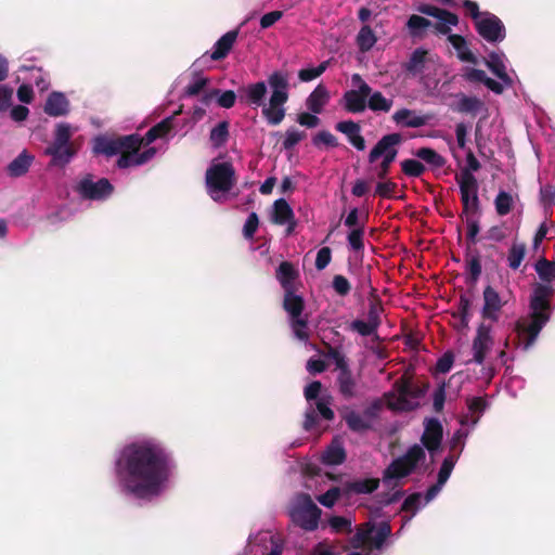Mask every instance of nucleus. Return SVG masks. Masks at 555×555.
<instances>
[{
	"label": "nucleus",
	"mask_w": 555,
	"mask_h": 555,
	"mask_svg": "<svg viewBox=\"0 0 555 555\" xmlns=\"http://www.w3.org/2000/svg\"><path fill=\"white\" fill-rule=\"evenodd\" d=\"M173 468L171 453L154 439L126 444L115 461V475L121 490L140 500L158 496Z\"/></svg>",
	"instance_id": "f257e3e1"
},
{
	"label": "nucleus",
	"mask_w": 555,
	"mask_h": 555,
	"mask_svg": "<svg viewBox=\"0 0 555 555\" xmlns=\"http://www.w3.org/2000/svg\"><path fill=\"white\" fill-rule=\"evenodd\" d=\"M553 295L551 285L538 284L530 298L529 320L518 321L516 331L524 336L522 347L528 350L535 343L541 330L551 317L550 299Z\"/></svg>",
	"instance_id": "f03ea898"
},
{
	"label": "nucleus",
	"mask_w": 555,
	"mask_h": 555,
	"mask_svg": "<svg viewBox=\"0 0 555 555\" xmlns=\"http://www.w3.org/2000/svg\"><path fill=\"white\" fill-rule=\"evenodd\" d=\"M141 149V142L134 135H121L117 138L98 137L94 140L93 151L95 154L114 156L120 154L117 159V167L125 169L131 166H139L137 152Z\"/></svg>",
	"instance_id": "7ed1b4c3"
},
{
	"label": "nucleus",
	"mask_w": 555,
	"mask_h": 555,
	"mask_svg": "<svg viewBox=\"0 0 555 555\" xmlns=\"http://www.w3.org/2000/svg\"><path fill=\"white\" fill-rule=\"evenodd\" d=\"M403 138L400 133H389L382 137L371 150L367 157L370 164H374L378 158L383 157L376 171V176L379 180L387 179L391 164L396 160L398 155L397 146L401 144Z\"/></svg>",
	"instance_id": "20e7f679"
},
{
	"label": "nucleus",
	"mask_w": 555,
	"mask_h": 555,
	"mask_svg": "<svg viewBox=\"0 0 555 555\" xmlns=\"http://www.w3.org/2000/svg\"><path fill=\"white\" fill-rule=\"evenodd\" d=\"M205 182L208 194L216 201V193H228L236 183L233 165L229 162L212 164L206 170Z\"/></svg>",
	"instance_id": "39448f33"
},
{
	"label": "nucleus",
	"mask_w": 555,
	"mask_h": 555,
	"mask_svg": "<svg viewBox=\"0 0 555 555\" xmlns=\"http://www.w3.org/2000/svg\"><path fill=\"white\" fill-rule=\"evenodd\" d=\"M391 534V526L388 521H382L377 527L373 522H365L358 527L351 539L354 548H380Z\"/></svg>",
	"instance_id": "423d86ee"
},
{
	"label": "nucleus",
	"mask_w": 555,
	"mask_h": 555,
	"mask_svg": "<svg viewBox=\"0 0 555 555\" xmlns=\"http://www.w3.org/2000/svg\"><path fill=\"white\" fill-rule=\"evenodd\" d=\"M455 181L460 188L462 212L464 216H479L481 214L480 201L478 196V181L473 173L465 171L463 175H456Z\"/></svg>",
	"instance_id": "0eeeda50"
},
{
	"label": "nucleus",
	"mask_w": 555,
	"mask_h": 555,
	"mask_svg": "<svg viewBox=\"0 0 555 555\" xmlns=\"http://www.w3.org/2000/svg\"><path fill=\"white\" fill-rule=\"evenodd\" d=\"M320 516L321 509L311 496L308 493H300L291 511L293 522L306 531H313L318 528Z\"/></svg>",
	"instance_id": "6e6552de"
},
{
	"label": "nucleus",
	"mask_w": 555,
	"mask_h": 555,
	"mask_svg": "<svg viewBox=\"0 0 555 555\" xmlns=\"http://www.w3.org/2000/svg\"><path fill=\"white\" fill-rule=\"evenodd\" d=\"M283 309L288 313L291 325L295 336L300 340H307L309 334L307 332L308 320L302 318L305 309L304 298L295 294L294 291L284 292Z\"/></svg>",
	"instance_id": "1a4fd4ad"
},
{
	"label": "nucleus",
	"mask_w": 555,
	"mask_h": 555,
	"mask_svg": "<svg viewBox=\"0 0 555 555\" xmlns=\"http://www.w3.org/2000/svg\"><path fill=\"white\" fill-rule=\"evenodd\" d=\"M76 191L85 199L101 201L113 193L114 186L106 178H101L94 182L93 176L88 173L78 182Z\"/></svg>",
	"instance_id": "9d476101"
},
{
	"label": "nucleus",
	"mask_w": 555,
	"mask_h": 555,
	"mask_svg": "<svg viewBox=\"0 0 555 555\" xmlns=\"http://www.w3.org/2000/svg\"><path fill=\"white\" fill-rule=\"evenodd\" d=\"M476 31L486 41L501 42L506 37V29L503 22L490 12H482V16L475 24Z\"/></svg>",
	"instance_id": "9b49d317"
},
{
	"label": "nucleus",
	"mask_w": 555,
	"mask_h": 555,
	"mask_svg": "<svg viewBox=\"0 0 555 555\" xmlns=\"http://www.w3.org/2000/svg\"><path fill=\"white\" fill-rule=\"evenodd\" d=\"M393 386L398 392L397 408L405 411H411L415 409V406L417 405L416 403H413L409 399L422 398L425 395L426 389L428 387V385H426L425 387L417 386L412 382L410 377L405 376H402L401 378L396 380Z\"/></svg>",
	"instance_id": "f8f14e48"
},
{
	"label": "nucleus",
	"mask_w": 555,
	"mask_h": 555,
	"mask_svg": "<svg viewBox=\"0 0 555 555\" xmlns=\"http://www.w3.org/2000/svg\"><path fill=\"white\" fill-rule=\"evenodd\" d=\"M417 10L425 15L433 16L438 20L435 24V29L441 35L450 34V26H456L459 24L457 15L448 10H443L431 4H422Z\"/></svg>",
	"instance_id": "ddd939ff"
},
{
	"label": "nucleus",
	"mask_w": 555,
	"mask_h": 555,
	"mask_svg": "<svg viewBox=\"0 0 555 555\" xmlns=\"http://www.w3.org/2000/svg\"><path fill=\"white\" fill-rule=\"evenodd\" d=\"M372 88L369 85L359 86V89L346 91L343 95L344 108L348 113L359 114L366 109L367 98Z\"/></svg>",
	"instance_id": "4468645a"
},
{
	"label": "nucleus",
	"mask_w": 555,
	"mask_h": 555,
	"mask_svg": "<svg viewBox=\"0 0 555 555\" xmlns=\"http://www.w3.org/2000/svg\"><path fill=\"white\" fill-rule=\"evenodd\" d=\"M483 307L481 310V317L485 320H490L492 322L499 321V313L503 306L506 304L505 300L500 296V294L491 286L488 285L485 287L483 293Z\"/></svg>",
	"instance_id": "2eb2a0df"
},
{
	"label": "nucleus",
	"mask_w": 555,
	"mask_h": 555,
	"mask_svg": "<svg viewBox=\"0 0 555 555\" xmlns=\"http://www.w3.org/2000/svg\"><path fill=\"white\" fill-rule=\"evenodd\" d=\"M443 428L439 420L426 418L424 422V433L421 437V442L430 452H436L442 441Z\"/></svg>",
	"instance_id": "dca6fc26"
},
{
	"label": "nucleus",
	"mask_w": 555,
	"mask_h": 555,
	"mask_svg": "<svg viewBox=\"0 0 555 555\" xmlns=\"http://www.w3.org/2000/svg\"><path fill=\"white\" fill-rule=\"evenodd\" d=\"M491 325L480 323L477 327L476 336L473 340V361L477 364H482L487 352L490 350L492 345Z\"/></svg>",
	"instance_id": "f3484780"
},
{
	"label": "nucleus",
	"mask_w": 555,
	"mask_h": 555,
	"mask_svg": "<svg viewBox=\"0 0 555 555\" xmlns=\"http://www.w3.org/2000/svg\"><path fill=\"white\" fill-rule=\"evenodd\" d=\"M44 153L51 156L50 167H64L72 160L77 151L74 145L50 143L46 147Z\"/></svg>",
	"instance_id": "a211bd4d"
},
{
	"label": "nucleus",
	"mask_w": 555,
	"mask_h": 555,
	"mask_svg": "<svg viewBox=\"0 0 555 555\" xmlns=\"http://www.w3.org/2000/svg\"><path fill=\"white\" fill-rule=\"evenodd\" d=\"M271 220L279 225L288 224L287 233L289 234L295 228V216L292 207L284 198H279L273 203Z\"/></svg>",
	"instance_id": "6ab92c4d"
},
{
	"label": "nucleus",
	"mask_w": 555,
	"mask_h": 555,
	"mask_svg": "<svg viewBox=\"0 0 555 555\" xmlns=\"http://www.w3.org/2000/svg\"><path fill=\"white\" fill-rule=\"evenodd\" d=\"M268 85L271 88L270 99L288 101L289 82L286 73L275 70L268 77Z\"/></svg>",
	"instance_id": "aec40b11"
},
{
	"label": "nucleus",
	"mask_w": 555,
	"mask_h": 555,
	"mask_svg": "<svg viewBox=\"0 0 555 555\" xmlns=\"http://www.w3.org/2000/svg\"><path fill=\"white\" fill-rule=\"evenodd\" d=\"M429 116L418 115L415 111L409 108H401L395 112L392 120L402 127L420 128L428 122Z\"/></svg>",
	"instance_id": "412c9836"
},
{
	"label": "nucleus",
	"mask_w": 555,
	"mask_h": 555,
	"mask_svg": "<svg viewBox=\"0 0 555 555\" xmlns=\"http://www.w3.org/2000/svg\"><path fill=\"white\" fill-rule=\"evenodd\" d=\"M335 129L347 135L348 141L358 150L365 149V140L361 135V127L353 120H344L336 124Z\"/></svg>",
	"instance_id": "4be33fe9"
},
{
	"label": "nucleus",
	"mask_w": 555,
	"mask_h": 555,
	"mask_svg": "<svg viewBox=\"0 0 555 555\" xmlns=\"http://www.w3.org/2000/svg\"><path fill=\"white\" fill-rule=\"evenodd\" d=\"M286 102L284 100L269 99V103L262 106L261 114L269 125L278 126L283 121L286 113L284 107Z\"/></svg>",
	"instance_id": "5701e85b"
},
{
	"label": "nucleus",
	"mask_w": 555,
	"mask_h": 555,
	"mask_svg": "<svg viewBox=\"0 0 555 555\" xmlns=\"http://www.w3.org/2000/svg\"><path fill=\"white\" fill-rule=\"evenodd\" d=\"M238 36V29L230 30L221 36L214 46L210 54L212 61H220L228 56Z\"/></svg>",
	"instance_id": "b1692460"
},
{
	"label": "nucleus",
	"mask_w": 555,
	"mask_h": 555,
	"mask_svg": "<svg viewBox=\"0 0 555 555\" xmlns=\"http://www.w3.org/2000/svg\"><path fill=\"white\" fill-rule=\"evenodd\" d=\"M428 51L423 48L415 49L410 55L409 60L402 64L404 72L411 76L416 77L424 73Z\"/></svg>",
	"instance_id": "393cba45"
},
{
	"label": "nucleus",
	"mask_w": 555,
	"mask_h": 555,
	"mask_svg": "<svg viewBox=\"0 0 555 555\" xmlns=\"http://www.w3.org/2000/svg\"><path fill=\"white\" fill-rule=\"evenodd\" d=\"M241 98H245L246 102L249 105L262 107L266 104L264 100L268 90L264 81H258L255 83L247 85L245 88L241 90Z\"/></svg>",
	"instance_id": "a878e982"
},
{
	"label": "nucleus",
	"mask_w": 555,
	"mask_h": 555,
	"mask_svg": "<svg viewBox=\"0 0 555 555\" xmlns=\"http://www.w3.org/2000/svg\"><path fill=\"white\" fill-rule=\"evenodd\" d=\"M69 111V102L61 92H52L46 102L44 113L49 116L59 117L64 116Z\"/></svg>",
	"instance_id": "bb28decb"
},
{
	"label": "nucleus",
	"mask_w": 555,
	"mask_h": 555,
	"mask_svg": "<svg viewBox=\"0 0 555 555\" xmlns=\"http://www.w3.org/2000/svg\"><path fill=\"white\" fill-rule=\"evenodd\" d=\"M336 384H337L340 395L345 399L349 400L357 396L358 383H357L356 378L353 377V374H352L350 367L338 372V375L336 378Z\"/></svg>",
	"instance_id": "cd10ccee"
},
{
	"label": "nucleus",
	"mask_w": 555,
	"mask_h": 555,
	"mask_svg": "<svg viewBox=\"0 0 555 555\" xmlns=\"http://www.w3.org/2000/svg\"><path fill=\"white\" fill-rule=\"evenodd\" d=\"M276 280L280 282L284 292L294 291V282L299 273L289 261H282L275 271Z\"/></svg>",
	"instance_id": "c85d7f7f"
},
{
	"label": "nucleus",
	"mask_w": 555,
	"mask_h": 555,
	"mask_svg": "<svg viewBox=\"0 0 555 555\" xmlns=\"http://www.w3.org/2000/svg\"><path fill=\"white\" fill-rule=\"evenodd\" d=\"M33 162L34 156L24 150L7 166L8 176L18 178L26 175Z\"/></svg>",
	"instance_id": "c756f323"
},
{
	"label": "nucleus",
	"mask_w": 555,
	"mask_h": 555,
	"mask_svg": "<svg viewBox=\"0 0 555 555\" xmlns=\"http://www.w3.org/2000/svg\"><path fill=\"white\" fill-rule=\"evenodd\" d=\"M503 54L498 52L489 53V57L486 60L487 67L506 86H512L513 80L506 73V67L503 62Z\"/></svg>",
	"instance_id": "7c9ffc66"
},
{
	"label": "nucleus",
	"mask_w": 555,
	"mask_h": 555,
	"mask_svg": "<svg viewBox=\"0 0 555 555\" xmlns=\"http://www.w3.org/2000/svg\"><path fill=\"white\" fill-rule=\"evenodd\" d=\"M330 100V93L323 85H319L307 98L306 104L310 112L320 114Z\"/></svg>",
	"instance_id": "2f4dec72"
},
{
	"label": "nucleus",
	"mask_w": 555,
	"mask_h": 555,
	"mask_svg": "<svg viewBox=\"0 0 555 555\" xmlns=\"http://www.w3.org/2000/svg\"><path fill=\"white\" fill-rule=\"evenodd\" d=\"M472 304H473V294L462 293L460 295L457 309L452 313L453 318L459 319L460 326L462 328L468 327L470 318H472Z\"/></svg>",
	"instance_id": "473e14b6"
},
{
	"label": "nucleus",
	"mask_w": 555,
	"mask_h": 555,
	"mask_svg": "<svg viewBox=\"0 0 555 555\" xmlns=\"http://www.w3.org/2000/svg\"><path fill=\"white\" fill-rule=\"evenodd\" d=\"M457 96V103L452 106L454 112L475 116L483 107V102L477 96H468L464 93H460Z\"/></svg>",
	"instance_id": "72a5a7b5"
},
{
	"label": "nucleus",
	"mask_w": 555,
	"mask_h": 555,
	"mask_svg": "<svg viewBox=\"0 0 555 555\" xmlns=\"http://www.w3.org/2000/svg\"><path fill=\"white\" fill-rule=\"evenodd\" d=\"M448 35H449V37H448L449 42L457 51V57L462 62L476 64L477 57L468 49L466 39L462 35H457V34H448Z\"/></svg>",
	"instance_id": "f704fd0d"
},
{
	"label": "nucleus",
	"mask_w": 555,
	"mask_h": 555,
	"mask_svg": "<svg viewBox=\"0 0 555 555\" xmlns=\"http://www.w3.org/2000/svg\"><path fill=\"white\" fill-rule=\"evenodd\" d=\"M379 486L378 478H365V479H357L345 485V490L347 493L354 494H371L373 493Z\"/></svg>",
	"instance_id": "c9c22d12"
},
{
	"label": "nucleus",
	"mask_w": 555,
	"mask_h": 555,
	"mask_svg": "<svg viewBox=\"0 0 555 555\" xmlns=\"http://www.w3.org/2000/svg\"><path fill=\"white\" fill-rule=\"evenodd\" d=\"M411 468L399 457L395 459L384 470L383 482L388 483L392 479H400L409 476Z\"/></svg>",
	"instance_id": "e433bc0d"
},
{
	"label": "nucleus",
	"mask_w": 555,
	"mask_h": 555,
	"mask_svg": "<svg viewBox=\"0 0 555 555\" xmlns=\"http://www.w3.org/2000/svg\"><path fill=\"white\" fill-rule=\"evenodd\" d=\"M413 154L429 165L433 169H440L447 163V159L431 147L417 149Z\"/></svg>",
	"instance_id": "4c0bfd02"
},
{
	"label": "nucleus",
	"mask_w": 555,
	"mask_h": 555,
	"mask_svg": "<svg viewBox=\"0 0 555 555\" xmlns=\"http://www.w3.org/2000/svg\"><path fill=\"white\" fill-rule=\"evenodd\" d=\"M346 460V451L340 442L333 441L325 450L322 461L326 465H340Z\"/></svg>",
	"instance_id": "58836bf2"
},
{
	"label": "nucleus",
	"mask_w": 555,
	"mask_h": 555,
	"mask_svg": "<svg viewBox=\"0 0 555 555\" xmlns=\"http://www.w3.org/2000/svg\"><path fill=\"white\" fill-rule=\"evenodd\" d=\"M344 420L348 428L354 433H363L371 429L372 424L364 416L356 411H349L345 414Z\"/></svg>",
	"instance_id": "ea45409f"
},
{
	"label": "nucleus",
	"mask_w": 555,
	"mask_h": 555,
	"mask_svg": "<svg viewBox=\"0 0 555 555\" xmlns=\"http://www.w3.org/2000/svg\"><path fill=\"white\" fill-rule=\"evenodd\" d=\"M229 127V121L223 120L210 130L209 140L214 147L219 149L227 143L230 135Z\"/></svg>",
	"instance_id": "a19ab883"
},
{
	"label": "nucleus",
	"mask_w": 555,
	"mask_h": 555,
	"mask_svg": "<svg viewBox=\"0 0 555 555\" xmlns=\"http://www.w3.org/2000/svg\"><path fill=\"white\" fill-rule=\"evenodd\" d=\"M356 41L361 52H367L376 43L377 37L369 25H364L359 30Z\"/></svg>",
	"instance_id": "79ce46f5"
},
{
	"label": "nucleus",
	"mask_w": 555,
	"mask_h": 555,
	"mask_svg": "<svg viewBox=\"0 0 555 555\" xmlns=\"http://www.w3.org/2000/svg\"><path fill=\"white\" fill-rule=\"evenodd\" d=\"M392 100L386 99L380 91L371 92L367 98L366 107L373 112H389Z\"/></svg>",
	"instance_id": "37998d69"
},
{
	"label": "nucleus",
	"mask_w": 555,
	"mask_h": 555,
	"mask_svg": "<svg viewBox=\"0 0 555 555\" xmlns=\"http://www.w3.org/2000/svg\"><path fill=\"white\" fill-rule=\"evenodd\" d=\"M534 268L543 282L551 283L555 280V261L542 257L535 262Z\"/></svg>",
	"instance_id": "c03bdc74"
},
{
	"label": "nucleus",
	"mask_w": 555,
	"mask_h": 555,
	"mask_svg": "<svg viewBox=\"0 0 555 555\" xmlns=\"http://www.w3.org/2000/svg\"><path fill=\"white\" fill-rule=\"evenodd\" d=\"M426 454L424 449L418 444H413L408 451L400 456V459L411 468L413 472L417 464L425 459Z\"/></svg>",
	"instance_id": "a18cd8bd"
},
{
	"label": "nucleus",
	"mask_w": 555,
	"mask_h": 555,
	"mask_svg": "<svg viewBox=\"0 0 555 555\" xmlns=\"http://www.w3.org/2000/svg\"><path fill=\"white\" fill-rule=\"evenodd\" d=\"M466 269L468 272L467 282L475 285L481 274V262L479 254L476 253L474 256H466Z\"/></svg>",
	"instance_id": "49530a36"
},
{
	"label": "nucleus",
	"mask_w": 555,
	"mask_h": 555,
	"mask_svg": "<svg viewBox=\"0 0 555 555\" xmlns=\"http://www.w3.org/2000/svg\"><path fill=\"white\" fill-rule=\"evenodd\" d=\"M422 494L415 492L410 494L401 505V512H411V516H403V525L408 524L421 507Z\"/></svg>",
	"instance_id": "de8ad7c7"
},
{
	"label": "nucleus",
	"mask_w": 555,
	"mask_h": 555,
	"mask_svg": "<svg viewBox=\"0 0 555 555\" xmlns=\"http://www.w3.org/2000/svg\"><path fill=\"white\" fill-rule=\"evenodd\" d=\"M514 206L513 196L505 191H500L494 199L495 211L499 216H506Z\"/></svg>",
	"instance_id": "09e8293b"
},
{
	"label": "nucleus",
	"mask_w": 555,
	"mask_h": 555,
	"mask_svg": "<svg viewBox=\"0 0 555 555\" xmlns=\"http://www.w3.org/2000/svg\"><path fill=\"white\" fill-rule=\"evenodd\" d=\"M526 256V245L514 243L508 250L507 261L508 267L517 270Z\"/></svg>",
	"instance_id": "8fccbe9b"
},
{
	"label": "nucleus",
	"mask_w": 555,
	"mask_h": 555,
	"mask_svg": "<svg viewBox=\"0 0 555 555\" xmlns=\"http://www.w3.org/2000/svg\"><path fill=\"white\" fill-rule=\"evenodd\" d=\"M401 169L410 178H420L426 171V167L422 162L412 158L402 160Z\"/></svg>",
	"instance_id": "3c124183"
},
{
	"label": "nucleus",
	"mask_w": 555,
	"mask_h": 555,
	"mask_svg": "<svg viewBox=\"0 0 555 555\" xmlns=\"http://www.w3.org/2000/svg\"><path fill=\"white\" fill-rule=\"evenodd\" d=\"M181 112L182 108L180 107L171 116L164 118L162 121L150 128L151 131L155 134L156 139L164 138L171 131V129L173 128L175 117L179 115Z\"/></svg>",
	"instance_id": "603ef678"
},
{
	"label": "nucleus",
	"mask_w": 555,
	"mask_h": 555,
	"mask_svg": "<svg viewBox=\"0 0 555 555\" xmlns=\"http://www.w3.org/2000/svg\"><path fill=\"white\" fill-rule=\"evenodd\" d=\"M369 219V214L366 212L364 216H360V210L358 208H352L349 214L344 219V224L350 230H354L358 228L365 229L366 221Z\"/></svg>",
	"instance_id": "864d4df0"
},
{
	"label": "nucleus",
	"mask_w": 555,
	"mask_h": 555,
	"mask_svg": "<svg viewBox=\"0 0 555 555\" xmlns=\"http://www.w3.org/2000/svg\"><path fill=\"white\" fill-rule=\"evenodd\" d=\"M364 234L365 229H362V227L349 231L347 242L351 250L356 253L364 250Z\"/></svg>",
	"instance_id": "5fc2aeb1"
},
{
	"label": "nucleus",
	"mask_w": 555,
	"mask_h": 555,
	"mask_svg": "<svg viewBox=\"0 0 555 555\" xmlns=\"http://www.w3.org/2000/svg\"><path fill=\"white\" fill-rule=\"evenodd\" d=\"M456 462L457 455L453 454H448V456L443 460L437 478L439 485H444L448 481Z\"/></svg>",
	"instance_id": "6e6d98bb"
},
{
	"label": "nucleus",
	"mask_w": 555,
	"mask_h": 555,
	"mask_svg": "<svg viewBox=\"0 0 555 555\" xmlns=\"http://www.w3.org/2000/svg\"><path fill=\"white\" fill-rule=\"evenodd\" d=\"M431 25V22L423 16L413 14L409 17L406 26L412 36H418L421 31Z\"/></svg>",
	"instance_id": "4d7b16f0"
},
{
	"label": "nucleus",
	"mask_w": 555,
	"mask_h": 555,
	"mask_svg": "<svg viewBox=\"0 0 555 555\" xmlns=\"http://www.w3.org/2000/svg\"><path fill=\"white\" fill-rule=\"evenodd\" d=\"M328 62L324 61L317 67L304 68L298 72V78L301 81H311L320 77L327 68Z\"/></svg>",
	"instance_id": "13d9d810"
},
{
	"label": "nucleus",
	"mask_w": 555,
	"mask_h": 555,
	"mask_svg": "<svg viewBox=\"0 0 555 555\" xmlns=\"http://www.w3.org/2000/svg\"><path fill=\"white\" fill-rule=\"evenodd\" d=\"M312 143L317 147H319L321 144H324L327 147H337L339 145L337 138L327 130L318 132L312 138Z\"/></svg>",
	"instance_id": "bf43d9fd"
},
{
	"label": "nucleus",
	"mask_w": 555,
	"mask_h": 555,
	"mask_svg": "<svg viewBox=\"0 0 555 555\" xmlns=\"http://www.w3.org/2000/svg\"><path fill=\"white\" fill-rule=\"evenodd\" d=\"M397 183L391 180H380L377 182L374 195L382 198H391L397 190Z\"/></svg>",
	"instance_id": "052dcab7"
},
{
	"label": "nucleus",
	"mask_w": 555,
	"mask_h": 555,
	"mask_svg": "<svg viewBox=\"0 0 555 555\" xmlns=\"http://www.w3.org/2000/svg\"><path fill=\"white\" fill-rule=\"evenodd\" d=\"M305 138H306L305 131H298L295 128H289L285 132V139L282 143L283 149L286 151L292 150L295 145H297Z\"/></svg>",
	"instance_id": "680f3d73"
},
{
	"label": "nucleus",
	"mask_w": 555,
	"mask_h": 555,
	"mask_svg": "<svg viewBox=\"0 0 555 555\" xmlns=\"http://www.w3.org/2000/svg\"><path fill=\"white\" fill-rule=\"evenodd\" d=\"M465 438H466V434L462 429H457L453 434V436L449 442V448H450L449 454L457 455V459H459L464 449V446H465Z\"/></svg>",
	"instance_id": "e2e57ef3"
},
{
	"label": "nucleus",
	"mask_w": 555,
	"mask_h": 555,
	"mask_svg": "<svg viewBox=\"0 0 555 555\" xmlns=\"http://www.w3.org/2000/svg\"><path fill=\"white\" fill-rule=\"evenodd\" d=\"M70 126L68 124H59L55 130L54 139L51 143L53 144H64V145H74L70 142Z\"/></svg>",
	"instance_id": "0e129e2a"
},
{
	"label": "nucleus",
	"mask_w": 555,
	"mask_h": 555,
	"mask_svg": "<svg viewBox=\"0 0 555 555\" xmlns=\"http://www.w3.org/2000/svg\"><path fill=\"white\" fill-rule=\"evenodd\" d=\"M325 357L334 360L336 369L339 372L349 367L346 357L337 348L331 345H327Z\"/></svg>",
	"instance_id": "69168bd1"
},
{
	"label": "nucleus",
	"mask_w": 555,
	"mask_h": 555,
	"mask_svg": "<svg viewBox=\"0 0 555 555\" xmlns=\"http://www.w3.org/2000/svg\"><path fill=\"white\" fill-rule=\"evenodd\" d=\"M349 328L357 332L361 336H371L376 333L377 328L373 326L369 321L354 320L350 323Z\"/></svg>",
	"instance_id": "338daca9"
},
{
	"label": "nucleus",
	"mask_w": 555,
	"mask_h": 555,
	"mask_svg": "<svg viewBox=\"0 0 555 555\" xmlns=\"http://www.w3.org/2000/svg\"><path fill=\"white\" fill-rule=\"evenodd\" d=\"M383 311L384 308L380 301H373L369 306L367 321L376 328H378L382 323L380 314Z\"/></svg>",
	"instance_id": "774afa93"
}]
</instances>
